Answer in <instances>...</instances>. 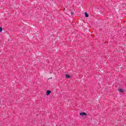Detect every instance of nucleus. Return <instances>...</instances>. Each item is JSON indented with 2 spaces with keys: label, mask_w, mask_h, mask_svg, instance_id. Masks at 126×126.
<instances>
[{
  "label": "nucleus",
  "mask_w": 126,
  "mask_h": 126,
  "mask_svg": "<svg viewBox=\"0 0 126 126\" xmlns=\"http://www.w3.org/2000/svg\"><path fill=\"white\" fill-rule=\"evenodd\" d=\"M51 94V91L48 90L46 92V95H49Z\"/></svg>",
  "instance_id": "obj_2"
},
{
  "label": "nucleus",
  "mask_w": 126,
  "mask_h": 126,
  "mask_svg": "<svg viewBox=\"0 0 126 126\" xmlns=\"http://www.w3.org/2000/svg\"><path fill=\"white\" fill-rule=\"evenodd\" d=\"M73 14V13L71 12V15H72Z\"/></svg>",
  "instance_id": "obj_7"
},
{
  "label": "nucleus",
  "mask_w": 126,
  "mask_h": 126,
  "mask_svg": "<svg viewBox=\"0 0 126 126\" xmlns=\"http://www.w3.org/2000/svg\"><path fill=\"white\" fill-rule=\"evenodd\" d=\"M0 32H2V28L0 27Z\"/></svg>",
  "instance_id": "obj_6"
},
{
  "label": "nucleus",
  "mask_w": 126,
  "mask_h": 126,
  "mask_svg": "<svg viewBox=\"0 0 126 126\" xmlns=\"http://www.w3.org/2000/svg\"><path fill=\"white\" fill-rule=\"evenodd\" d=\"M87 115V114L85 112L80 113V116H81L82 117H83V116H86Z\"/></svg>",
  "instance_id": "obj_1"
},
{
  "label": "nucleus",
  "mask_w": 126,
  "mask_h": 126,
  "mask_svg": "<svg viewBox=\"0 0 126 126\" xmlns=\"http://www.w3.org/2000/svg\"><path fill=\"white\" fill-rule=\"evenodd\" d=\"M118 91L122 93H123V92H124V90H123L122 89H118Z\"/></svg>",
  "instance_id": "obj_4"
},
{
  "label": "nucleus",
  "mask_w": 126,
  "mask_h": 126,
  "mask_svg": "<svg viewBox=\"0 0 126 126\" xmlns=\"http://www.w3.org/2000/svg\"><path fill=\"white\" fill-rule=\"evenodd\" d=\"M65 77H66V78H70V76H69V75L66 74L65 75Z\"/></svg>",
  "instance_id": "obj_3"
},
{
  "label": "nucleus",
  "mask_w": 126,
  "mask_h": 126,
  "mask_svg": "<svg viewBox=\"0 0 126 126\" xmlns=\"http://www.w3.org/2000/svg\"><path fill=\"white\" fill-rule=\"evenodd\" d=\"M85 15L86 17H88L89 16V15H88V13L86 12L85 13Z\"/></svg>",
  "instance_id": "obj_5"
}]
</instances>
